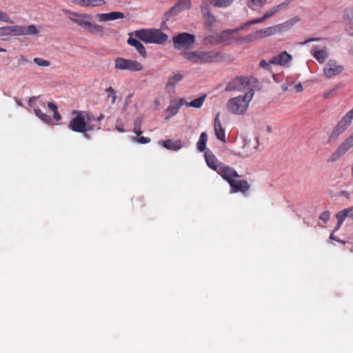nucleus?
Masks as SVG:
<instances>
[{"instance_id":"9","label":"nucleus","mask_w":353,"mask_h":353,"mask_svg":"<svg viewBox=\"0 0 353 353\" xmlns=\"http://www.w3.org/2000/svg\"><path fill=\"white\" fill-rule=\"evenodd\" d=\"M353 147V132L337 147L329 157V161L335 162L343 157Z\"/></svg>"},{"instance_id":"41","label":"nucleus","mask_w":353,"mask_h":353,"mask_svg":"<svg viewBox=\"0 0 353 353\" xmlns=\"http://www.w3.org/2000/svg\"><path fill=\"white\" fill-rule=\"evenodd\" d=\"M72 2L82 7H90V0H73Z\"/></svg>"},{"instance_id":"24","label":"nucleus","mask_w":353,"mask_h":353,"mask_svg":"<svg viewBox=\"0 0 353 353\" xmlns=\"http://www.w3.org/2000/svg\"><path fill=\"white\" fill-rule=\"evenodd\" d=\"M205 159L208 166L212 170L217 172L222 163H219L217 158L211 151L205 153Z\"/></svg>"},{"instance_id":"58","label":"nucleus","mask_w":353,"mask_h":353,"mask_svg":"<svg viewBox=\"0 0 353 353\" xmlns=\"http://www.w3.org/2000/svg\"><path fill=\"white\" fill-rule=\"evenodd\" d=\"M330 238L331 239L336 240V239H335V238L334 237L333 234H330Z\"/></svg>"},{"instance_id":"13","label":"nucleus","mask_w":353,"mask_h":353,"mask_svg":"<svg viewBox=\"0 0 353 353\" xmlns=\"http://www.w3.org/2000/svg\"><path fill=\"white\" fill-rule=\"evenodd\" d=\"M191 7L190 0H179L174 6L170 8L163 14L164 21H168L171 17L177 15L181 12L188 10Z\"/></svg>"},{"instance_id":"55","label":"nucleus","mask_w":353,"mask_h":353,"mask_svg":"<svg viewBox=\"0 0 353 353\" xmlns=\"http://www.w3.org/2000/svg\"><path fill=\"white\" fill-rule=\"evenodd\" d=\"M258 145H259V138L256 137L255 138V145L254 147V149L256 150Z\"/></svg>"},{"instance_id":"23","label":"nucleus","mask_w":353,"mask_h":353,"mask_svg":"<svg viewBox=\"0 0 353 353\" xmlns=\"http://www.w3.org/2000/svg\"><path fill=\"white\" fill-rule=\"evenodd\" d=\"M220 113H217L214 123V132L216 138L223 141L225 142V129L223 128L220 119H219Z\"/></svg>"},{"instance_id":"1","label":"nucleus","mask_w":353,"mask_h":353,"mask_svg":"<svg viewBox=\"0 0 353 353\" xmlns=\"http://www.w3.org/2000/svg\"><path fill=\"white\" fill-rule=\"evenodd\" d=\"M71 114L72 118L68 123V128L73 132L85 133L100 128L98 125L92 123L95 117L92 112L73 110Z\"/></svg>"},{"instance_id":"49","label":"nucleus","mask_w":353,"mask_h":353,"mask_svg":"<svg viewBox=\"0 0 353 353\" xmlns=\"http://www.w3.org/2000/svg\"><path fill=\"white\" fill-rule=\"evenodd\" d=\"M99 19L100 21H110V18H109V13H105V14H100L99 15Z\"/></svg>"},{"instance_id":"26","label":"nucleus","mask_w":353,"mask_h":353,"mask_svg":"<svg viewBox=\"0 0 353 353\" xmlns=\"http://www.w3.org/2000/svg\"><path fill=\"white\" fill-rule=\"evenodd\" d=\"M127 42L130 46L134 47L141 57L143 58L146 57L147 52L145 48L139 41L132 37H130Z\"/></svg>"},{"instance_id":"28","label":"nucleus","mask_w":353,"mask_h":353,"mask_svg":"<svg viewBox=\"0 0 353 353\" xmlns=\"http://www.w3.org/2000/svg\"><path fill=\"white\" fill-rule=\"evenodd\" d=\"M164 148L168 150L176 151L182 148L181 141H174L171 139H168L161 142Z\"/></svg>"},{"instance_id":"50","label":"nucleus","mask_w":353,"mask_h":353,"mask_svg":"<svg viewBox=\"0 0 353 353\" xmlns=\"http://www.w3.org/2000/svg\"><path fill=\"white\" fill-rule=\"evenodd\" d=\"M343 210L347 211L346 217H350L353 220V206L351 208H345Z\"/></svg>"},{"instance_id":"38","label":"nucleus","mask_w":353,"mask_h":353,"mask_svg":"<svg viewBox=\"0 0 353 353\" xmlns=\"http://www.w3.org/2000/svg\"><path fill=\"white\" fill-rule=\"evenodd\" d=\"M110 21L124 18V14L120 12H111L109 13Z\"/></svg>"},{"instance_id":"4","label":"nucleus","mask_w":353,"mask_h":353,"mask_svg":"<svg viewBox=\"0 0 353 353\" xmlns=\"http://www.w3.org/2000/svg\"><path fill=\"white\" fill-rule=\"evenodd\" d=\"M135 37L146 43L163 44L168 35L158 29H141L134 32Z\"/></svg>"},{"instance_id":"57","label":"nucleus","mask_w":353,"mask_h":353,"mask_svg":"<svg viewBox=\"0 0 353 353\" xmlns=\"http://www.w3.org/2000/svg\"><path fill=\"white\" fill-rule=\"evenodd\" d=\"M103 118H104V116L103 114H101L99 117H97V119L95 118V120L94 121H99L103 119Z\"/></svg>"},{"instance_id":"17","label":"nucleus","mask_w":353,"mask_h":353,"mask_svg":"<svg viewBox=\"0 0 353 353\" xmlns=\"http://www.w3.org/2000/svg\"><path fill=\"white\" fill-rule=\"evenodd\" d=\"M248 27L249 26H245V23L243 26H241L236 29L226 30H224L219 34H216L217 42L219 43V44L228 46L231 43V42L233 39V37H232L233 34H234L241 30L245 29Z\"/></svg>"},{"instance_id":"39","label":"nucleus","mask_w":353,"mask_h":353,"mask_svg":"<svg viewBox=\"0 0 353 353\" xmlns=\"http://www.w3.org/2000/svg\"><path fill=\"white\" fill-rule=\"evenodd\" d=\"M267 0H250V4L249 5L252 9L254 7H262Z\"/></svg>"},{"instance_id":"33","label":"nucleus","mask_w":353,"mask_h":353,"mask_svg":"<svg viewBox=\"0 0 353 353\" xmlns=\"http://www.w3.org/2000/svg\"><path fill=\"white\" fill-rule=\"evenodd\" d=\"M34 111L35 114L43 122L46 123H50L51 122L50 117L43 112L41 110L34 108Z\"/></svg>"},{"instance_id":"11","label":"nucleus","mask_w":353,"mask_h":353,"mask_svg":"<svg viewBox=\"0 0 353 353\" xmlns=\"http://www.w3.org/2000/svg\"><path fill=\"white\" fill-rule=\"evenodd\" d=\"M291 1H292L291 0H285V1L282 2L281 3L270 8L269 10H268L265 12V13L263 14V16L261 18L253 19V20L248 21V23H245V26H250L251 25H254V24H256V23L263 22V21L271 17L276 13L286 8L291 3Z\"/></svg>"},{"instance_id":"7","label":"nucleus","mask_w":353,"mask_h":353,"mask_svg":"<svg viewBox=\"0 0 353 353\" xmlns=\"http://www.w3.org/2000/svg\"><path fill=\"white\" fill-rule=\"evenodd\" d=\"M90 18V17L88 14L77 13V15H75L73 19L71 18V21L84 28L87 31L91 33L102 32L103 28L99 25L92 23L87 20Z\"/></svg>"},{"instance_id":"19","label":"nucleus","mask_w":353,"mask_h":353,"mask_svg":"<svg viewBox=\"0 0 353 353\" xmlns=\"http://www.w3.org/2000/svg\"><path fill=\"white\" fill-rule=\"evenodd\" d=\"M201 12L206 24L208 26H212L216 22L214 16L211 13L210 6L208 4L207 1H202Z\"/></svg>"},{"instance_id":"25","label":"nucleus","mask_w":353,"mask_h":353,"mask_svg":"<svg viewBox=\"0 0 353 353\" xmlns=\"http://www.w3.org/2000/svg\"><path fill=\"white\" fill-rule=\"evenodd\" d=\"M343 19L346 23L345 31L349 35L353 36V10H345L343 12Z\"/></svg>"},{"instance_id":"22","label":"nucleus","mask_w":353,"mask_h":353,"mask_svg":"<svg viewBox=\"0 0 353 353\" xmlns=\"http://www.w3.org/2000/svg\"><path fill=\"white\" fill-rule=\"evenodd\" d=\"M185 104L184 99H179V100L172 101L170 105L166 109L168 113L167 119L176 115L180 108Z\"/></svg>"},{"instance_id":"44","label":"nucleus","mask_w":353,"mask_h":353,"mask_svg":"<svg viewBox=\"0 0 353 353\" xmlns=\"http://www.w3.org/2000/svg\"><path fill=\"white\" fill-rule=\"evenodd\" d=\"M62 12L65 14H68V18L71 21V18L73 19L75 15H77V12H73L70 10H68V9H63L62 10Z\"/></svg>"},{"instance_id":"16","label":"nucleus","mask_w":353,"mask_h":353,"mask_svg":"<svg viewBox=\"0 0 353 353\" xmlns=\"http://www.w3.org/2000/svg\"><path fill=\"white\" fill-rule=\"evenodd\" d=\"M344 66L339 64L333 59L329 60L323 68V73L326 78L330 79L342 73Z\"/></svg>"},{"instance_id":"42","label":"nucleus","mask_w":353,"mask_h":353,"mask_svg":"<svg viewBox=\"0 0 353 353\" xmlns=\"http://www.w3.org/2000/svg\"><path fill=\"white\" fill-rule=\"evenodd\" d=\"M105 4V0H90V7H101Z\"/></svg>"},{"instance_id":"60","label":"nucleus","mask_w":353,"mask_h":353,"mask_svg":"<svg viewBox=\"0 0 353 353\" xmlns=\"http://www.w3.org/2000/svg\"><path fill=\"white\" fill-rule=\"evenodd\" d=\"M6 52V49H4V48H0V52Z\"/></svg>"},{"instance_id":"54","label":"nucleus","mask_w":353,"mask_h":353,"mask_svg":"<svg viewBox=\"0 0 353 353\" xmlns=\"http://www.w3.org/2000/svg\"><path fill=\"white\" fill-rule=\"evenodd\" d=\"M295 89H296V92H298L303 91V87H302L301 84H300V83L295 85Z\"/></svg>"},{"instance_id":"21","label":"nucleus","mask_w":353,"mask_h":353,"mask_svg":"<svg viewBox=\"0 0 353 353\" xmlns=\"http://www.w3.org/2000/svg\"><path fill=\"white\" fill-rule=\"evenodd\" d=\"M229 184L231 187L232 193L240 192L245 194L250 189L249 183L245 180L239 181L234 179L233 181H229Z\"/></svg>"},{"instance_id":"29","label":"nucleus","mask_w":353,"mask_h":353,"mask_svg":"<svg viewBox=\"0 0 353 353\" xmlns=\"http://www.w3.org/2000/svg\"><path fill=\"white\" fill-rule=\"evenodd\" d=\"M208 141V135L206 132H202L199 137V141L197 142V150L200 152H203L206 148V143Z\"/></svg>"},{"instance_id":"14","label":"nucleus","mask_w":353,"mask_h":353,"mask_svg":"<svg viewBox=\"0 0 353 353\" xmlns=\"http://www.w3.org/2000/svg\"><path fill=\"white\" fill-rule=\"evenodd\" d=\"M191 7L190 0H179L174 6L170 8L163 14L164 21H168L171 17L177 15L181 12L188 10Z\"/></svg>"},{"instance_id":"31","label":"nucleus","mask_w":353,"mask_h":353,"mask_svg":"<svg viewBox=\"0 0 353 353\" xmlns=\"http://www.w3.org/2000/svg\"><path fill=\"white\" fill-rule=\"evenodd\" d=\"M183 77L181 74H176L170 77L166 84V88H174L175 85L183 79Z\"/></svg>"},{"instance_id":"27","label":"nucleus","mask_w":353,"mask_h":353,"mask_svg":"<svg viewBox=\"0 0 353 353\" xmlns=\"http://www.w3.org/2000/svg\"><path fill=\"white\" fill-rule=\"evenodd\" d=\"M313 57L319 63H323L328 57V52L325 48H315L313 52Z\"/></svg>"},{"instance_id":"48","label":"nucleus","mask_w":353,"mask_h":353,"mask_svg":"<svg viewBox=\"0 0 353 353\" xmlns=\"http://www.w3.org/2000/svg\"><path fill=\"white\" fill-rule=\"evenodd\" d=\"M259 66L262 68L269 70L270 69L269 63H268L265 60L262 59L259 62Z\"/></svg>"},{"instance_id":"35","label":"nucleus","mask_w":353,"mask_h":353,"mask_svg":"<svg viewBox=\"0 0 353 353\" xmlns=\"http://www.w3.org/2000/svg\"><path fill=\"white\" fill-rule=\"evenodd\" d=\"M33 61L37 65L41 67H48L50 65V62L49 61L39 57L34 58Z\"/></svg>"},{"instance_id":"30","label":"nucleus","mask_w":353,"mask_h":353,"mask_svg":"<svg viewBox=\"0 0 353 353\" xmlns=\"http://www.w3.org/2000/svg\"><path fill=\"white\" fill-rule=\"evenodd\" d=\"M205 97H206V96L203 95V96H201V97L192 101L191 102H187V103L185 102V104L188 107H193V108H199L203 105V102L205 99Z\"/></svg>"},{"instance_id":"63","label":"nucleus","mask_w":353,"mask_h":353,"mask_svg":"<svg viewBox=\"0 0 353 353\" xmlns=\"http://www.w3.org/2000/svg\"><path fill=\"white\" fill-rule=\"evenodd\" d=\"M84 136L86 137V138H88V135L87 134H85Z\"/></svg>"},{"instance_id":"51","label":"nucleus","mask_w":353,"mask_h":353,"mask_svg":"<svg viewBox=\"0 0 353 353\" xmlns=\"http://www.w3.org/2000/svg\"><path fill=\"white\" fill-rule=\"evenodd\" d=\"M48 106L52 112L57 110V105L52 102H48Z\"/></svg>"},{"instance_id":"61","label":"nucleus","mask_w":353,"mask_h":353,"mask_svg":"<svg viewBox=\"0 0 353 353\" xmlns=\"http://www.w3.org/2000/svg\"><path fill=\"white\" fill-rule=\"evenodd\" d=\"M351 173H352V175L353 176V164H352V166L351 168Z\"/></svg>"},{"instance_id":"34","label":"nucleus","mask_w":353,"mask_h":353,"mask_svg":"<svg viewBox=\"0 0 353 353\" xmlns=\"http://www.w3.org/2000/svg\"><path fill=\"white\" fill-rule=\"evenodd\" d=\"M203 41L205 44H208V45H212V46L219 45V43L217 42V35L216 34L205 37L203 39Z\"/></svg>"},{"instance_id":"8","label":"nucleus","mask_w":353,"mask_h":353,"mask_svg":"<svg viewBox=\"0 0 353 353\" xmlns=\"http://www.w3.org/2000/svg\"><path fill=\"white\" fill-rule=\"evenodd\" d=\"M114 69L117 70H129L130 72H139L143 70V65L136 60L117 57L114 59Z\"/></svg>"},{"instance_id":"10","label":"nucleus","mask_w":353,"mask_h":353,"mask_svg":"<svg viewBox=\"0 0 353 353\" xmlns=\"http://www.w3.org/2000/svg\"><path fill=\"white\" fill-rule=\"evenodd\" d=\"M195 42L194 34L182 32L173 37V44L176 49H189Z\"/></svg>"},{"instance_id":"5","label":"nucleus","mask_w":353,"mask_h":353,"mask_svg":"<svg viewBox=\"0 0 353 353\" xmlns=\"http://www.w3.org/2000/svg\"><path fill=\"white\" fill-rule=\"evenodd\" d=\"M353 120V107L338 121L329 136V141L336 140L351 125Z\"/></svg>"},{"instance_id":"52","label":"nucleus","mask_w":353,"mask_h":353,"mask_svg":"<svg viewBox=\"0 0 353 353\" xmlns=\"http://www.w3.org/2000/svg\"><path fill=\"white\" fill-rule=\"evenodd\" d=\"M53 117L56 121H59L61 119V114L59 113L58 110H54Z\"/></svg>"},{"instance_id":"20","label":"nucleus","mask_w":353,"mask_h":353,"mask_svg":"<svg viewBox=\"0 0 353 353\" xmlns=\"http://www.w3.org/2000/svg\"><path fill=\"white\" fill-rule=\"evenodd\" d=\"M292 59V57L286 51L281 52L279 54L273 57L270 60V63L278 65H286Z\"/></svg>"},{"instance_id":"36","label":"nucleus","mask_w":353,"mask_h":353,"mask_svg":"<svg viewBox=\"0 0 353 353\" xmlns=\"http://www.w3.org/2000/svg\"><path fill=\"white\" fill-rule=\"evenodd\" d=\"M105 92L107 93L108 97L111 99V103H114L117 99V95L112 87L110 86L106 88Z\"/></svg>"},{"instance_id":"64","label":"nucleus","mask_w":353,"mask_h":353,"mask_svg":"<svg viewBox=\"0 0 353 353\" xmlns=\"http://www.w3.org/2000/svg\"><path fill=\"white\" fill-rule=\"evenodd\" d=\"M248 142H246V143H245V145H244V146H245V148L248 145Z\"/></svg>"},{"instance_id":"15","label":"nucleus","mask_w":353,"mask_h":353,"mask_svg":"<svg viewBox=\"0 0 353 353\" xmlns=\"http://www.w3.org/2000/svg\"><path fill=\"white\" fill-rule=\"evenodd\" d=\"M248 86L249 82L246 77H236L227 84L225 90L226 92H243L245 90Z\"/></svg>"},{"instance_id":"3","label":"nucleus","mask_w":353,"mask_h":353,"mask_svg":"<svg viewBox=\"0 0 353 353\" xmlns=\"http://www.w3.org/2000/svg\"><path fill=\"white\" fill-rule=\"evenodd\" d=\"M254 94V90L250 89L243 96L239 95L230 99L226 104L228 110L233 114H244L248 108L249 103L252 101Z\"/></svg>"},{"instance_id":"62","label":"nucleus","mask_w":353,"mask_h":353,"mask_svg":"<svg viewBox=\"0 0 353 353\" xmlns=\"http://www.w3.org/2000/svg\"><path fill=\"white\" fill-rule=\"evenodd\" d=\"M350 54L353 55V48L350 50Z\"/></svg>"},{"instance_id":"12","label":"nucleus","mask_w":353,"mask_h":353,"mask_svg":"<svg viewBox=\"0 0 353 353\" xmlns=\"http://www.w3.org/2000/svg\"><path fill=\"white\" fill-rule=\"evenodd\" d=\"M9 36H23V35H36L38 30L33 24L29 26H8Z\"/></svg>"},{"instance_id":"47","label":"nucleus","mask_w":353,"mask_h":353,"mask_svg":"<svg viewBox=\"0 0 353 353\" xmlns=\"http://www.w3.org/2000/svg\"><path fill=\"white\" fill-rule=\"evenodd\" d=\"M143 122V119L141 117H137L134 122V128L138 129L139 128H141Z\"/></svg>"},{"instance_id":"43","label":"nucleus","mask_w":353,"mask_h":353,"mask_svg":"<svg viewBox=\"0 0 353 353\" xmlns=\"http://www.w3.org/2000/svg\"><path fill=\"white\" fill-rule=\"evenodd\" d=\"M339 87H340L339 85H336L332 89H331L329 91L325 92L323 94V97L324 99L328 98L330 95H332V94L335 93L337 91V90L339 88Z\"/></svg>"},{"instance_id":"45","label":"nucleus","mask_w":353,"mask_h":353,"mask_svg":"<svg viewBox=\"0 0 353 353\" xmlns=\"http://www.w3.org/2000/svg\"><path fill=\"white\" fill-rule=\"evenodd\" d=\"M319 219L325 223L327 222L330 219V213L328 212H323L321 214Z\"/></svg>"},{"instance_id":"53","label":"nucleus","mask_w":353,"mask_h":353,"mask_svg":"<svg viewBox=\"0 0 353 353\" xmlns=\"http://www.w3.org/2000/svg\"><path fill=\"white\" fill-rule=\"evenodd\" d=\"M133 132L137 134V137L141 136V134H142V131L141 130V128H139L138 129L137 128H133Z\"/></svg>"},{"instance_id":"40","label":"nucleus","mask_w":353,"mask_h":353,"mask_svg":"<svg viewBox=\"0 0 353 353\" xmlns=\"http://www.w3.org/2000/svg\"><path fill=\"white\" fill-rule=\"evenodd\" d=\"M133 141L140 144H146L150 142V139L145 137L139 136L138 137H134Z\"/></svg>"},{"instance_id":"6","label":"nucleus","mask_w":353,"mask_h":353,"mask_svg":"<svg viewBox=\"0 0 353 353\" xmlns=\"http://www.w3.org/2000/svg\"><path fill=\"white\" fill-rule=\"evenodd\" d=\"M283 24H279L272 27L257 30L250 35L241 38L240 40L243 42H251L264 37H270L281 32Z\"/></svg>"},{"instance_id":"59","label":"nucleus","mask_w":353,"mask_h":353,"mask_svg":"<svg viewBox=\"0 0 353 353\" xmlns=\"http://www.w3.org/2000/svg\"><path fill=\"white\" fill-rule=\"evenodd\" d=\"M117 129L118 130V131H119L121 132H124V130L123 129H121V128H117Z\"/></svg>"},{"instance_id":"37","label":"nucleus","mask_w":353,"mask_h":353,"mask_svg":"<svg viewBox=\"0 0 353 353\" xmlns=\"http://www.w3.org/2000/svg\"><path fill=\"white\" fill-rule=\"evenodd\" d=\"M0 21H3L7 23H13V21L9 17V15L3 11L0 10Z\"/></svg>"},{"instance_id":"56","label":"nucleus","mask_w":353,"mask_h":353,"mask_svg":"<svg viewBox=\"0 0 353 353\" xmlns=\"http://www.w3.org/2000/svg\"><path fill=\"white\" fill-rule=\"evenodd\" d=\"M319 39L317 38H314V39H307L306 40L304 43H308V42H311V41H318Z\"/></svg>"},{"instance_id":"2","label":"nucleus","mask_w":353,"mask_h":353,"mask_svg":"<svg viewBox=\"0 0 353 353\" xmlns=\"http://www.w3.org/2000/svg\"><path fill=\"white\" fill-rule=\"evenodd\" d=\"M181 54L192 63L197 65L209 64L223 61L224 54L216 50L185 51Z\"/></svg>"},{"instance_id":"18","label":"nucleus","mask_w":353,"mask_h":353,"mask_svg":"<svg viewBox=\"0 0 353 353\" xmlns=\"http://www.w3.org/2000/svg\"><path fill=\"white\" fill-rule=\"evenodd\" d=\"M216 172L228 183L233 181L235 178L240 177L234 169L223 163Z\"/></svg>"},{"instance_id":"32","label":"nucleus","mask_w":353,"mask_h":353,"mask_svg":"<svg viewBox=\"0 0 353 353\" xmlns=\"http://www.w3.org/2000/svg\"><path fill=\"white\" fill-rule=\"evenodd\" d=\"M345 213H347V211L341 210L336 214V217L338 220V223H337V225L336 226L334 231L338 230L340 228V227L341 226L343 222L344 221L345 219L346 218Z\"/></svg>"},{"instance_id":"46","label":"nucleus","mask_w":353,"mask_h":353,"mask_svg":"<svg viewBox=\"0 0 353 353\" xmlns=\"http://www.w3.org/2000/svg\"><path fill=\"white\" fill-rule=\"evenodd\" d=\"M0 37H9L8 26L0 28Z\"/></svg>"}]
</instances>
